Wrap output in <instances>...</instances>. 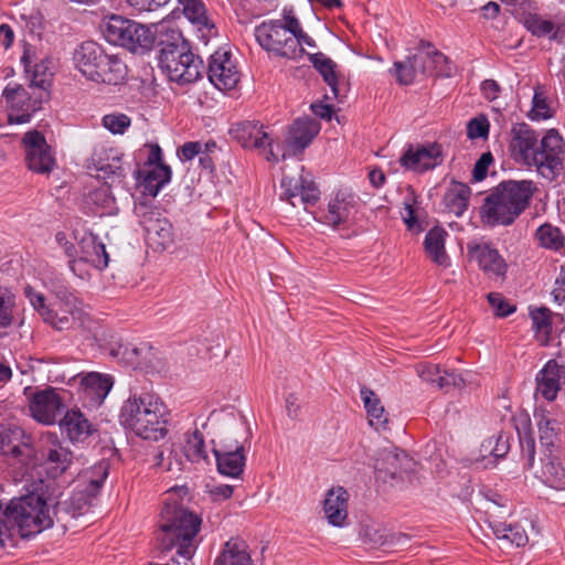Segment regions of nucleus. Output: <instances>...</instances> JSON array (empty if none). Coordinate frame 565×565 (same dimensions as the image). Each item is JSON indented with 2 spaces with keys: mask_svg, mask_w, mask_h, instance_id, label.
Segmentation results:
<instances>
[{
  "mask_svg": "<svg viewBox=\"0 0 565 565\" xmlns=\"http://www.w3.org/2000/svg\"><path fill=\"white\" fill-rule=\"evenodd\" d=\"M510 152L515 162L534 166L550 181L556 179L563 170L564 141L554 129L546 132L539 146V135L527 124L513 125Z\"/></svg>",
  "mask_w": 565,
  "mask_h": 565,
  "instance_id": "nucleus-1",
  "label": "nucleus"
},
{
  "mask_svg": "<svg viewBox=\"0 0 565 565\" xmlns=\"http://www.w3.org/2000/svg\"><path fill=\"white\" fill-rule=\"evenodd\" d=\"M537 190L531 180H504L492 188L480 206L484 226H511L530 207Z\"/></svg>",
  "mask_w": 565,
  "mask_h": 565,
  "instance_id": "nucleus-2",
  "label": "nucleus"
},
{
  "mask_svg": "<svg viewBox=\"0 0 565 565\" xmlns=\"http://www.w3.org/2000/svg\"><path fill=\"white\" fill-rule=\"evenodd\" d=\"M160 516L158 548L163 553L175 548V555L183 562L172 557L174 563L193 565L192 557L196 551L195 537L201 527V519L175 503H167Z\"/></svg>",
  "mask_w": 565,
  "mask_h": 565,
  "instance_id": "nucleus-3",
  "label": "nucleus"
},
{
  "mask_svg": "<svg viewBox=\"0 0 565 565\" xmlns=\"http://www.w3.org/2000/svg\"><path fill=\"white\" fill-rule=\"evenodd\" d=\"M119 422L136 436L158 441L168 434L169 412L159 397L143 393L134 395L124 403Z\"/></svg>",
  "mask_w": 565,
  "mask_h": 565,
  "instance_id": "nucleus-4",
  "label": "nucleus"
},
{
  "mask_svg": "<svg viewBox=\"0 0 565 565\" xmlns=\"http://www.w3.org/2000/svg\"><path fill=\"white\" fill-rule=\"evenodd\" d=\"M252 437L250 428L244 415L227 414L225 430L213 440V454L216 467L221 475L238 478L244 471L246 462V447Z\"/></svg>",
  "mask_w": 565,
  "mask_h": 565,
  "instance_id": "nucleus-5",
  "label": "nucleus"
},
{
  "mask_svg": "<svg viewBox=\"0 0 565 565\" xmlns=\"http://www.w3.org/2000/svg\"><path fill=\"white\" fill-rule=\"evenodd\" d=\"M9 511L14 513L24 537H32L63 520L62 514L70 513V504L54 498L45 499L36 492L14 497L10 501Z\"/></svg>",
  "mask_w": 565,
  "mask_h": 565,
  "instance_id": "nucleus-6",
  "label": "nucleus"
},
{
  "mask_svg": "<svg viewBox=\"0 0 565 565\" xmlns=\"http://www.w3.org/2000/svg\"><path fill=\"white\" fill-rule=\"evenodd\" d=\"M75 68L88 81L108 85L120 84L127 66L116 54H107L95 41L81 43L73 52Z\"/></svg>",
  "mask_w": 565,
  "mask_h": 565,
  "instance_id": "nucleus-7",
  "label": "nucleus"
},
{
  "mask_svg": "<svg viewBox=\"0 0 565 565\" xmlns=\"http://www.w3.org/2000/svg\"><path fill=\"white\" fill-rule=\"evenodd\" d=\"M153 38L152 49H156L159 66L168 75L169 79H184L186 78L184 74L189 75V77L194 76L192 73L194 70L191 67L178 73V70H180L178 67V60H181L184 53H188L190 46L179 30L162 25L153 34Z\"/></svg>",
  "mask_w": 565,
  "mask_h": 565,
  "instance_id": "nucleus-8",
  "label": "nucleus"
},
{
  "mask_svg": "<svg viewBox=\"0 0 565 565\" xmlns=\"http://www.w3.org/2000/svg\"><path fill=\"white\" fill-rule=\"evenodd\" d=\"M103 32L109 43L131 52L148 51L154 43L153 34L148 28L120 15L109 17Z\"/></svg>",
  "mask_w": 565,
  "mask_h": 565,
  "instance_id": "nucleus-9",
  "label": "nucleus"
},
{
  "mask_svg": "<svg viewBox=\"0 0 565 565\" xmlns=\"http://www.w3.org/2000/svg\"><path fill=\"white\" fill-rule=\"evenodd\" d=\"M254 35L259 46L277 57L290 60L298 44L297 39L284 29L281 20H267L257 25Z\"/></svg>",
  "mask_w": 565,
  "mask_h": 565,
  "instance_id": "nucleus-10",
  "label": "nucleus"
},
{
  "mask_svg": "<svg viewBox=\"0 0 565 565\" xmlns=\"http://www.w3.org/2000/svg\"><path fill=\"white\" fill-rule=\"evenodd\" d=\"M162 150L158 143L149 145V153L143 169H136L134 174L142 192L157 196L172 177L171 168L163 162Z\"/></svg>",
  "mask_w": 565,
  "mask_h": 565,
  "instance_id": "nucleus-11",
  "label": "nucleus"
},
{
  "mask_svg": "<svg viewBox=\"0 0 565 565\" xmlns=\"http://www.w3.org/2000/svg\"><path fill=\"white\" fill-rule=\"evenodd\" d=\"M511 13L524 25V28L536 38H548L561 41L564 36L562 26L553 21L543 19L537 13L536 2L533 0H511Z\"/></svg>",
  "mask_w": 565,
  "mask_h": 565,
  "instance_id": "nucleus-12",
  "label": "nucleus"
},
{
  "mask_svg": "<svg viewBox=\"0 0 565 565\" xmlns=\"http://www.w3.org/2000/svg\"><path fill=\"white\" fill-rule=\"evenodd\" d=\"M38 452L45 473L52 479L62 476L74 459L71 449L53 433L42 435Z\"/></svg>",
  "mask_w": 565,
  "mask_h": 565,
  "instance_id": "nucleus-13",
  "label": "nucleus"
},
{
  "mask_svg": "<svg viewBox=\"0 0 565 565\" xmlns=\"http://www.w3.org/2000/svg\"><path fill=\"white\" fill-rule=\"evenodd\" d=\"M2 96L10 107L9 122L25 124L31 120L33 115L41 109L42 96L32 97L28 90L19 84H8Z\"/></svg>",
  "mask_w": 565,
  "mask_h": 565,
  "instance_id": "nucleus-14",
  "label": "nucleus"
},
{
  "mask_svg": "<svg viewBox=\"0 0 565 565\" xmlns=\"http://www.w3.org/2000/svg\"><path fill=\"white\" fill-rule=\"evenodd\" d=\"M441 162L443 147L438 142L408 143L399 158L403 168L418 173L433 170Z\"/></svg>",
  "mask_w": 565,
  "mask_h": 565,
  "instance_id": "nucleus-15",
  "label": "nucleus"
},
{
  "mask_svg": "<svg viewBox=\"0 0 565 565\" xmlns=\"http://www.w3.org/2000/svg\"><path fill=\"white\" fill-rule=\"evenodd\" d=\"M22 142L28 168L36 173H50L55 166V159L44 135L39 130L28 131L24 134Z\"/></svg>",
  "mask_w": 565,
  "mask_h": 565,
  "instance_id": "nucleus-16",
  "label": "nucleus"
},
{
  "mask_svg": "<svg viewBox=\"0 0 565 565\" xmlns=\"http://www.w3.org/2000/svg\"><path fill=\"white\" fill-rule=\"evenodd\" d=\"M264 128L259 121L245 120L234 124L230 129V135L245 149L265 150L268 147L266 159L277 162L279 158L271 147L273 140Z\"/></svg>",
  "mask_w": 565,
  "mask_h": 565,
  "instance_id": "nucleus-17",
  "label": "nucleus"
},
{
  "mask_svg": "<svg viewBox=\"0 0 565 565\" xmlns=\"http://www.w3.org/2000/svg\"><path fill=\"white\" fill-rule=\"evenodd\" d=\"M146 242L154 250H164L173 243V230L170 221L156 209H147L140 215Z\"/></svg>",
  "mask_w": 565,
  "mask_h": 565,
  "instance_id": "nucleus-18",
  "label": "nucleus"
},
{
  "mask_svg": "<svg viewBox=\"0 0 565 565\" xmlns=\"http://www.w3.org/2000/svg\"><path fill=\"white\" fill-rule=\"evenodd\" d=\"M209 81L220 90L232 89L239 79V73L232 53L220 49L209 58L206 71Z\"/></svg>",
  "mask_w": 565,
  "mask_h": 565,
  "instance_id": "nucleus-19",
  "label": "nucleus"
},
{
  "mask_svg": "<svg viewBox=\"0 0 565 565\" xmlns=\"http://www.w3.org/2000/svg\"><path fill=\"white\" fill-rule=\"evenodd\" d=\"M108 473L109 465L106 461H100L79 476L76 491L72 497V501L77 505V509L81 510L85 505L92 504V500L100 492Z\"/></svg>",
  "mask_w": 565,
  "mask_h": 565,
  "instance_id": "nucleus-20",
  "label": "nucleus"
},
{
  "mask_svg": "<svg viewBox=\"0 0 565 565\" xmlns=\"http://www.w3.org/2000/svg\"><path fill=\"white\" fill-rule=\"evenodd\" d=\"M467 255L490 279L504 280L508 265L499 250L491 244L470 243L467 245Z\"/></svg>",
  "mask_w": 565,
  "mask_h": 565,
  "instance_id": "nucleus-21",
  "label": "nucleus"
},
{
  "mask_svg": "<svg viewBox=\"0 0 565 565\" xmlns=\"http://www.w3.org/2000/svg\"><path fill=\"white\" fill-rule=\"evenodd\" d=\"M29 408L34 419L45 425H52L62 414L64 404L55 388L46 387L33 394Z\"/></svg>",
  "mask_w": 565,
  "mask_h": 565,
  "instance_id": "nucleus-22",
  "label": "nucleus"
},
{
  "mask_svg": "<svg viewBox=\"0 0 565 565\" xmlns=\"http://www.w3.org/2000/svg\"><path fill=\"white\" fill-rule=\"evenodd\" d=\"M355 212V195L347 190H339L329 201L327 210L318 220L332 228H339L348 224Z\"/></svg>",
  "mask_w": 565,
  "mask_h": 565,
  "instance_id": "nucleus-23",
  "label": "nucleus"
},
{
  "mask_svg": "<svg viewBox=\"0 0 565 565\" xmlns=\"http://www.w3.org/2000/svg\"><path fill=\"white\" fill-rule=\"evenodd\" d=\"M535 382V396L552 402L556 398L562 385L565 384V369L555 360H550L536 374Z\"/></svg>",
  "mask_w": 565,
  "mask_h": 565,
  "instance_id": "nucleus-24",
  "label": "nucleus"
},
{
  "mask_svg": "<svg viewBox=\"0 0 565 565\" xmlns=\"http://www.w3.org/2000/svg\"><path fill=\"white\" fill-rule=\"evenodd\" d=\"M411 463L412 459L404 451L383 450L374 463L376 478L383 482L402 479Z\"/></svg>",
  "mask_w": 565,
  "mask_h": 565,
  "instance_id": "nucleus-25",
  "label": "nucleus"
},
{
  "mask_svg": "<svg viewBox=\"0 0 565 565\" xmlns=\"http://www.w3.org/2000/svg\"><path fill=\"white\" fill-rule=\"evenodd\" d=\"M542 454L561 452V424L545 411H535Z\"/></svg>",
  "mask_w": 565,
  "mask_h": 565,
  "instance_id": "nucleus-26",
  "label": "nucleus"
},
{
  "mask_svg": "<svg viewBox=\"0 0 565 565\" xmlns=\"http://www.w3.org/2000/svg\"><path fill=\"white\" fill-rule=\"evenodd\" d=\"M280 186L284 189L281 198L288 200L292 206H296L294 199L297 196H300V201L305 205H315L320 200V190L316 183L303 177H300L295 183L292 179L282 178Z\"/></svg>",
  "mask_w": 565,
  "mask_h": 565,
  "instance_id": "nucleus-27",
  "label": "nucleus"
},
{
  "mask_svg": "<svg viewBox=\"0 0 565 565\" xmlns=\"http://www.w3.org/2000/svg\"><path fill=\"white\" fill-rule=\"evenodd\" d=\"M319 129L320 126L315 119L297 118L289 127L286 141L295 152H302L318 135Z\"/></svg>",
  "mask_w": 565,
  "mask_h": 565,
  "instance_id": "nucleus-28",
  "label": "nucleus"
},
{
  "mask_svg": "<svg viewBox=\"0 0 565 565\" xmlns=\"http://www.w3.org/2000/svg\"><path fill=\"white\" fill-rule=\"evenodd\" d=\"M62 433L73 443L85 441L94 431L93 425L81 411H67L60 422Z\"/></svg>",
  "mask_w": 565,
  "mask_h": 565,
  "instance_id": "nucleus-29",
  "label": "nucleus"
},
{
  "mask_svg": "<svg viewBox=\"0 0 565 565\" xmlns=\"http://www.w3.org/2000/svg\"><path fill=\"white\" fill-rule=\"evenodd\" d=\"M213 565H254L247 543L232 537L222 547Z\"/></svg>",
  "mask_w": 565,
  "mask_h": 565,
  "instance_id": "nucleus-30",
  "label": "nucleus"
},
{
  "mask_svg": "<svg viewBox=\"0 0 565 565\" xmlns=\"http://www.w3.org/2000/svg\"><path fill=\"white\" fill-rule=\"evenodd\" d=\"M31 437L18 426H0V452L13 458L23 455V447H30Z\"/></svg>",
  "mask_w": 565,
  "mask_h": 565,
  "instance_id": "nucleus-31",
  "label": "nucleus"
},
{
  "mask_svg": "<svg viewBox=\"0 0 565 565\" xmlns=\"http://www.w3.org/2000/svg\"><path fill=\"white\" fill-rule=\"evenodd\" d=\"M183 7L184 15L199 26L201 38L206 44L210 36L216 34L214 23L206 15L205 6L201 0H178Z\"/></svg>",
  "mask_w": 565,
  "mask_h": 565,
  "instance_id": "nucleus-32",
  "label": "nucleus"
},
{
  "mask_svg": "<svg viewBox=\"0 0 565 565\" xmlns=\"http://www.w3.org/2000/svg\"><path fill=\"white\" fill-rule=\"evenodd\" d=\"M542 468L540 478L551 488L565 489V468L561 461V452H545L541 457Z\"/></svg>",
  "mask_w": 565,
  "mask_h": 565,
  "instance_id": "nucleus-33",
  "label": "nucleus"
},
{
  "mask_svg": "<svg viewBox=\"0 0 565 565\" xmlns=\"http://www.w3.org/2000/svg\"><path fill=\"white\" fill-rule=\"evenodd\" d=\"M326 518L333 526H343L348 516V492L342 487L331 489L323 505Z\"/></svg>",
  "mask_w": 565,
  "mask_h": 565,
  "instance_id": "nucleus-34",
  "label": "nucleus"
},
{
  "mask_svg": "<svg viewBox=\"0 0 565 565\" xmlns=\"http://www.w3.org/2000/svg\"><path fill=\"white\" fill-rule=\"evenodd\" d=\"M21 63L26 73H32L31 84L34 87L45 89L50 86L51 77L53 76V61L44 57L39 62L33 63L30 49H25L21 56Z\"/></svg>",
  "mask_w": 565,
  "mask_h": 565,
  "instance_id": "nucleus-35",
  "label": "nucleus"
},
{
  "mask_svg": "<svg viewBox=\"0 0 565 565\" xmlns=\"http://www.w3.org/2000/svg\"><path fill=\"white\" fill-rule=\"evenodd\" d=\"M10 502H0V545L14 547L20 539H25L23 530L14 515L9 511Z\"/></svg>",
  "mask_w": 565,
  "mask_h": 565,
  "instance_id": "nucleus-36",
  "label": "nucleus"
},
{
  "mask_svg": "<svg viewBox=\"0 0 565 565\" xmlns=\"http://www.w3.org/2000/svg\"><path fill=\"white\" fill-rule=\"evenodd\" d=\"M470 196L471 190L469 185L462 182L451 181L443 199L445 210L460 217L469 206Z\"/></svg>",
  "mask_w": 565,
  "mask_h": 565,
  "instance_id": "nucleus-37",
  "label": "nucleus"
},
{
  "mask_svg": "<svg viewBox=\"0 0 565 565\" xmlns=\"http://www.w3.org/2000/svg\"><path fill=\"white\" fill-rule=\"evenodd\" d=\"M114 385L110 375L88 373L81 381L83 393L96 405H100Z\"/></svg>",
  "mask_w": 565,
  "mask_h": 565,
  "instance_id": "nucleus-38",
  "label": "nucleus"
},
{
  "mask_svg": "<svg viewBox=\"0 0 565 565\" xmlns=\"http://www.w3.org/2000/svg\"><path fill=\"white\" fill-rule=\"evenodd\" d=\"M447 236V231L444 227L436 225L427 232L424 239L426 253L438 266L446 267L449 265V257L445 249Z\"/></svg>",
  "mask_w": 565,
  "mask_h": 565,
  "instance_id": "nucleus-39",
  "label": "nucleus"
},
{
  "mask_svg": "<svg viewBox=\"0 0 565 565\" xmlns=\"http://www.w3.org/2000/svg\"><path fill=\"white\" fill-rule=\"evenodd\" d=\"M313 67L320 73L323 81L331 89L332 98L340 100V90L338 75L335 73L337 64L323 53H307Z\"/></svg>",
  "mask_w": 565,
  "mask_h": 565,
  "instance_id": "nucleus-40",
  "label": "nucleus"
},
{
  "mask_svg": "<svg viewBox=\"0 0 565 565\" xmlns=\"http://www.w3.org/2000/svg\"><path fill=\"white\" fill-rule=\"evenodd\" d=\"M360 394L364 403V408L369 416L370 424L374 426L376 429H379L380 427L384 428L388 419L387 413L385 412V408L382 405L381 399L377 397L374 391L367 387H362Z\"/></svg>",
  "mask_w": 565,
  "mask_h": 565,
  "instance_id": "nucleus-41",
  "label": "nucleus"
},
{
  "mask_svg": "<svg viewBox=\"0 0 565 565\" xmlns=\"http://www.w3.org/2000/svg\"><path fill=\"white\" fill-rule=\"evenodd\" d=\"M535 238L541 247L553 252H559L565 245V235L563 232L550 223L542 224L537 227Z\"/></svg>",
  "mask_w": 565,
  "mask_h": 565,
  "instance_id": "nucleus-42",
  "label": "nucleus"
},
{
  "mask_svg": "<svg viewBox=\"0 0 565 565\" xmlns=\"http://www.w3.org/2000/svg\"><path fill=\"white\" fill-rule=\"evenodd\" d=\"M83 248L86 249V259L96 268L104 269L108 266L109 255L106 252L105 244L99 241L97 235L89 234L88 237H85L83 239Z\"/></svg>",
  "mask_w": 565,
  "mask_h": 565,
  "instance_id": "nucleus-43",
  "label": "nucleus"
},
{
  "mask_svg": "<svg viewBox=\"0 0 565 565\" xmlns=\"http://www.w3.org/2000/svg\"><path fill=\"white\" fill-rule=\"evenodd\" d=\"M422 47H428L429 65H431V75L440 77H450L454 66L451 61L440 51L436 50L430 42L422 41Z\"/></svg>",
  "mask_w": 565,
  "mask_h": 565,
  "instance_id": "nucleus-44",
  "label": "nucleus"
},
{
  "mask_svg": "<svg viewBox=\"0 0 565 565\" xmlns=\"http://www.w3.org/2000/svg\"><path fill=\"white\" fill-rule=\"evenodd\" d=\"M78 313V310H67L63 307H60V311L51 308L50 311H45L46 317L43 321L58 331L70 330L74 327Z\"/></svg>",
  "mask_w": 565,
  "mask_h": 565,
  "instance_id": "nucleus-45",
  "label": "nucleus"
},
{
  "mask_svg": "<svg viewBox=\"0 0 565 565\" xmlns=\"http://www.w3.org/2000/svg\"><path fill=\"white\" fill-rule=\"evenodd\" d=\"M190 66H193L192 68L194 70L192 72L194 75V76H192V78L191 77L189 78V75L184 74L186 77L184 79H170V81L183 85V84L194 83L195 81L201 78L202 73H203V61L201 60L200 56L193 54L191 52V47L189 46L188 53H184V56L181 60H178V67L180 68V70H178V73L183 72V70H185V71L189 70Z\"/></svg>",
  "mask_w": 565,
  "mask_h": 565,
  "instance_id": "nucleus-46",
  "label": "nucleus"
},
{
  "mask_svg": "<svg viewBox=\"0 0 565 565\" xmlns=\"http://www.w3.org/2000/svg\"><path fill=\"white\" fill-rule=\"evenodd\" d=\"M510 450V436L504 433H499L497 436H491L484 439L481 444V452L491 455L495 459H501Z\"/></svg>",
  "mask_w": 565,
  "mask_h": 565,
  "instance_id": "nucleus-47",
  "label": "nucleus"
},
{
  "mask_svg": "<svg viewBox=\"0 0 565 565\" xmlns=\"http://www.w3.org/2000/svg\"><path fill=\"white\" fill-rule=\"evenodd\" d=\"M184 454L192 462H200L207 459L203 434L195 429L186 439Z\"/></svg>",
  "mask_w": 565,
  "mask_h": 565,
  "instance_id": "nucleus-48",
  "label": "nucleus"
},
{
  "mask_svg": "<svg viewBox=\"0 0 565 565\" xmlns=\"http://www.w3.org/2000/svg\"><path fill=\"white\" fill-rule=\"evenodd\" d=\"M516 429L522 455L526 458L529 468H532L535 459V439L530 420H525L522 427H518Z\"/></svg>",
  "mask_w": 565,
  "mask_h": 565,
  "instance_id": "nucleus-49",
  "label": "nucleus"
},
{
  "mask_svg": "<svg viewBox=\"0 0 565 565\" xmlns=\"http://www.w3.org/2000/svg\"><path fill=\"white\" fill-rule=\"evenodd\" d=\"M14 307V295L6 287L0 286V328H9L12 324Z\"/></svg>",
  "mask_w": 565,
  "mask_h": 565,
  "instance_id": "nucleus-50",
  "label": "nucleus"
},
{
  "mask_svg": "<svg viewBox=\"0 0 565 565\" xmlns=\"http://www.w3.org/2000/svg\"><path fill=\"white\" fill-rule=\"evenodd\" d=\"M532 120H543L552 117L551 108L544 93L536 88L532 99V108L529 113Z\"/></svg>",
  "mask_w": 565,
  "mask_h": 565,
  "instance_id": "nucleus-51",
  "label": "nucleus"
},
{
  "mask_svg": "<svg viewBox=\"0 0 565 565\" xmlns=\"http://www.w3.org/2000/svg\"><path fill=\"white\" fill-rule=\"evenodd\" d=\"M53 294L58 301V306L67 308V310H78L81 301L74 291L65 285H56L53 288Z\"/></svg>",
  "mask_w": 565,
  "mask_h": 565,
  "instance_id": "nucleus-52",
  "label": "nucleus"
},
{
  "mask_svg": "<svg viewBox=\"0 0 565 565\" xmlns=\"http://www.w3.org/2000/svg\"><path fill=\"white\" fill-rule=\"evenodd\" d=\"M407 57L411 61L413 68L417 75H431V65H429L430 57L428 53V47H422V42L419 43L418 50L413 55H409Z\"/></svg>",
  "mask_w": 565,
  "mask_h": 565,
  "instance_id": "nucleus-53",
  "label": "nucleus"
},
{
  "mask_svg": "<svg viewBox=\"0 0 565 565\" xmlns=\"http://www.w3.org/2000/svg\"><path fill=\"white\" fill-rule=\"evenodd\" d=\"M490 122L484 115L470 119L467 124V137L471 140L489 136Z\"/></svg>",
  "mask_w": 565,
  "mask_h": 565,
  "instance_id": "nucleus-54",
  "label": "nucleus"
},
{
  "mask_svg": "<svg viewBox=\"0 0 565 565\" xmlns=\"http://www.w3.org/2000/svg\"><path fill=\"white\" fill-rule=\"evenodd\" d=\"M365 536L369 537V541L373 544V546H393L398 544L402 540H407V536L404 534H390L385 535L381 533L379 530H366Z\"/></svg>",
  "mask_w": 565,
  "mask_h": 565,
  "instance_id": "nucleus-55",
  "label": "nucleus"
},
{
  "mask_svg": "<svg viewBox=\"0 0 565 565\" xmlns=\"http://www.w3.org/2000/svg\"><path fill=\"white\" fill-rule=\"evenodd\" d=\"M487 298L497 317L505 318L516 310V307L499 292H490Z\"/></svg>",
  "mask_w": 565,
  "mask_h": 565,
  "instance_id": "nucleus-56",
  "label": "nucleus"
},
{
  "mask_svg": "<svg viewBox=\"0 0 565 565\" xmlns=\"http://www.w3.org/2000/svg\"><path fill=\"white\" fill-rule=\"evenodd\" d=\"M393 67L396 79L401 85H411L417 76L408 57L405 61L395 62Z\"/></svg>",
  "mask_w": 565,
  "mask_h": 565,
  "instance_id": "nucleus-57",
  "label": "nucleus"
},
{
  "mask_svg": "<svg viewBox=\"0 0 565 565\" xmlns=\"http://www.w3.org/2000/svg\"><path fill=\"white\" fill-rule=\"evenodd\" d=\"M103 125L113 134H124L130 126V118L124 114H109L104 116Z\"/></svg>",
  "mask_w": 565,
  "mask_h": 565,
  "instance_id": "nucleus-58",
  "label": "nucleus"
},
{
  "mask_svg": "<svg viewBox=\"0 0 565 565\" xmlns=\"http://www.w3.org/2000/svg\"><path fill=\"white\" fill-rule=\"evenodd\" d=\"M533 329L548 333L552 328L551 311L547 308H537L531 311Z\"/></svg>",
  "mask_w": 565,
  "mask_h": 565,
  "instance_id": "nucleus-59",
  "label": "nucleus"
},
{
  "mask_svg": "<svg viewBox=\"0 0 565 565\" xmlns=\"http://www.w3.org/2000/svg\"><path fill=\"white\" fill-rule=\"evenodd\" d=\"M24 295L29 299L31 306L44 320L46 315L45 311H50L51 307L46 305V299L43 294L34 290L31 286L24 288Z\"/></svg>",
  "mask_w": 565,
  "mask_h": 565,
  "instance_id": "nucleus-60",
  "label": "nucleus"
},
{
  "mask_svg": "<svg viewBox=\"0 0 565 565\" xmlns=\"http://www.w3.org/2000/svg\"><path fill=\"white\" fill-rule=\"evenodd\" d=\"M465 381L460 374L441 370L434 385L440 390H447L451 386L461 387Z\"/></svg>",
  "mask_w": 565,
  "mask_h": 565,
  "instance_id": "nucleus-61",
  "label": "nucleus"
},
{
  "mask_svg": "<svg viewBox=\"0 0 565 565\" xmlns=\"http://www.w3.org/2000/svg\"><path fill=\"white\" fill-rule=\"evenodd\" d=\"M146 347L147 345L138 348L134 344H130L129 347L125 348V352L122 353L124 356L120 362L134 369L141 367L143 365L141 355Z\"/></svg>",
  "mask_w": 565,
  "mask_h": 565,
  "instance_id": "nucleus-62",
  "label": "nucleus"
},
{
  "mask_svg": "<svg viewBox=\"0 0 565 565\" xmlns=\"http://www.w3.org/2000/svg\"><path fill=\"white\" fill-rule=\"evenodd\" d=\"M441 369L437 364L431 363H419L416 366L417 375L429 384H435L436 379L438 377Z\"/></svg>",
  "mask_w": 565,
  "mask_h": 565,
  "instance_id": "nucleus-63",
  "label": "nucleus"
},
{
  "mask_svg": "<svg viewBox=\"0 0 565 565\" xmlns=\"http://www.w3.org/2000/svg\"><path fill=\"white\" fill-rule=\"evenodd\" d=\"M492 162H493V157L490 152L482 153L473 167V170H472L473 180L477 182L482 181L487 177L489 166Z\"/></svg>",
  "mask_w": 565,
  "mask_h": 565,
  "instance_id": "nucleus-64",
  "label": "nucleus"
}]
</instances>
